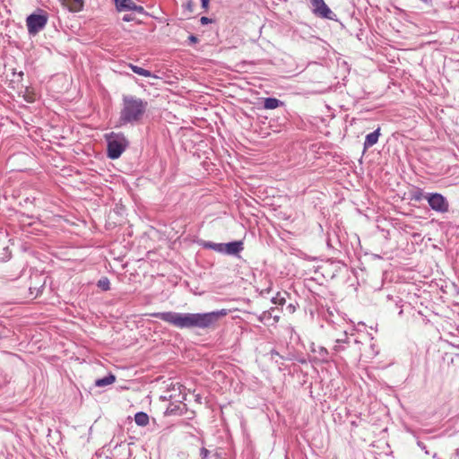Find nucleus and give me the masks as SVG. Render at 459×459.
I'll return each instance as SVG.
<instances>
[{
    "mask_svg": "<svg viewBox=\"0 0 459 459\" xmlns=\"http://www.w3.org/2000/svg\"><path fill=\"white\" fill-rule=\"evenodd\" d=\"M107 141V154L111 160L118 159L128 145V141L123 134L110 133L105 134Z\"/></svg>",
    "mask_w": 459,
    "mask_h": 459,
    "instance_id": "nucleus-3",
    "label": "nucleus"
},
{
    "mask_svg": "<svg viewBox=\"0 0 459 459\" xmlns=\"http://www.w3.org/2000/svg\"><path fill=\"white\" fill-rule=\"evenodd\" d=\"M69 2L68 8L72 12H79L83 5V0H67Z\"/></svg>",
    "mask_w": 459,
    "mask_h": 459,
    "instance_id": "nucleus-16",
    "label": "nucleus"
},
{
    "mask_svg": "<svg viewBox=\"0 0 459 459\" xmlns=\"http://www.w3.org/2000/svg\"><path fill=\"white\" fill-rule=\"evenodd\" d=\"M319 354L323 359L327 360V356L329 355V351H327V349L321 347L320 351H319Z\"/></svg>",
    "mask_w": 459,
    "mask_h": 459,
    "instance_id": "nucleus-21",
    "label": "nucleus"
},
{
    "mask_svg": "<svg viewBox=\"0 0 459 459\" xmlns=\"http://www.w3.org/2000/svg\"><path fill=\"white\" fill-rule=\"evenodd\" d=\"M132 20H133V18H132V16H131L130 14H126V15H124V17H123V21H124V22H130V21H132Z\"/></svg>",
    "mask_w": 459,
    "mask_h": 459,
    "instance_id": "nucleus-24",
    "label": "nucleus"
},
{
    "mask_svg": "<svg viewBox=\"0 0 459 459\" xmlns=\"http://www.w3.org/2000/svg\"><path fill=\"white\" fill-rule=\"evenodd\" d=\"M130 68L136 74H139V75H142L144 77H151L152 75L151 71L143 69L137 65H130Z\"/></svg>",
    "mask_w": 459,
    "mask_h": 459,
    "instance_id": "nucleus-17",
    "label": "nucleus"
},
{
    "mask_svg": "<svg viewBox=\"0 0 459 459\" xmlns=\"http://www.w3.org/2000/svg\"><path fill=\"white\" fill-rule=\"evenodd\" d=\"M272 302L275 305L283 306L286 303V299L281 296L280 293H277V295L272 299Z\"/></svg>",
    "mask_w": 459,
    "mask_h": 459,
    "instance_id": "nucleus-20",
    "label": "nucleus"
},
{
    "mask_svg": "<svg viewBox=\"0 0 459 459\" xmlns=\"http://www.w3.org/2000/svg\"><path fill=\"white\" fill-rule=\"evenodd\" d=\"M200 22L203 24V25H205V24H208V23H211L212 22V20L208 17H205V16H203L201 19H200Z\"/></svg>",
    "mask_w": 459,
    "mask_h": 459,
    "instance_id": "nucleus-23",
    "label": "nucleus"
},
{
    "mask_svg": "<svg viewBox=\"0 0 459 459\" xmlns=\"http://www.w3.org/2000/svg\"><path fill=\"white\" fill-rule=\"evenodd\" d=\"M418 446L422 449V450H425L426 449V446H424L423 443L421 442H418Z\"/></svg>",
    "mask_w": 459,
    "mask_h": 459,
    "instance_id": "nucleus-26",
    "label": "nucleus"
},
{
    "mask_svg": "<svg viewBox=\"0 0 459 459\" xmlns=\"http://www.w3.org/2000/svg\"><path fill=\"white\" fill-rule=\"evenodd\" d=\"M313 7V13L321 18H326L333 20V13L332 10L326 5L324 0H310Z\"/></svg>",
    "mask_w": 459,
    "mask_h": 459,
    "instance_id": "nucleus-6",
    "label": "nucleus"
},
{
    "mask_svg": "<svg viewBox=\"0 0 459 459\" xmlns=\"http://www.w3.org/2000/svg\"><path fill=\"white\" fill-rule=\"evenodd\" d=\"M379 135H380V128H377L374 132L368 134L366 136V139L364 142V148L367 149V148H369V147H372L373 145H375L378 141Z\"/></svg>",
    "mask_w": 459,
    "mask_h": 459,
    "instance_id": "nucleus-11",
    "label": "nucleus"
},
{
    "mask_svg": "<svg viewBox=\"0 0 459 459\" xmlns=\"http://www.w3.org/2000/svg\"><path fill=\"white\" fill-rule=\"evenodd\" d=\"M97 286L102 290H108L110 289V281L107 277H102L98 281Z\"/></svg>",
    "mask_w": 459,
    "mask_h": 459,
    "instance_id": "nucleus-18",
    "label": "nucleus"
},
{
    "mask_svg": "<svg viewBox=\"0 0 459 459\" xmlns=\"http://www.w3.org/2000/svg\"><path fill=\"white\" fill-rule=\"evenodd\" d=\"M148 108V102L132 95L123 97V107L120 111L121 125L136 124L140 122Z\"/></svg>",
    "mask_w": 459,
    "mask_h": 459,
    "instance_id": "nucleus-2",
    "label": "nucleus"
},
{
    "mask_svg": "<svg viewBox=\"0 0 459 459\" xmlns=\"http://www.w3.org/2000/svg\"><path fill=\"white\" fill-rule=\"evenodd\" d=\"M203 246L205 248L212 249L218 253L224 254L225 243H214V242L207 241V242H204Z\"/></svg>",
    "mask_w": 459,
    "mask_h": 459,
    "instance_id": "nucleus-14",
    "label": "nucleus"
},
{
    "mask_svg": "<svg viewBox=\"0 0 459 459\" xmlns=\"http://www.w3.org/2000/svg\"><path fill=\"white\" fill-rule=\"evenodd\" d=\"M134 421L138 426L144 427L149 423V416L143 411L137 412L134 415Z\"/></svg>",
    "mask_w": 459,
    "mask_h": 459,
    "instance_id": "nucleus-15",
    "label": "nucleus"
},
{
    "mask_svg": "<svg viewBox=\"0 0 459 459\" xmlns=\"http://www.w3.org/2000/svg\"><path fill=\"white\" fill-rule=\"evenodd\" d=\"M425 199L432 210L440 213H445L448 211L449 204L441 194L429 193L425 195Z\"/></svg>",
    "mask_w": 459,
    "mask_h": 459,
    "instance_id": "nucleus-4",
    "label": "nucleus"
},
{
    "mask_svg": "<svg viewBox=\"0 0 459 459\" xmlns=\"http://www.w3.org/2000/svg\"><path fill=\"white\" fill-rule=\"evenodd\" d=\"M349 344V339L347 337V333L344 332L343 338H338L335 341V345L333 348V354L337 355L346 349V345Z\"/></svg>",
    "mask_w": 459,
    "mask_h": 459,
    "instance_id": "nucleus-10",
    "label": "nucleus"
},
{
    "mask_svg": "<svg viewBox=\"0 0 459 459\" xmlns=\"http://www.w3.org/2000/svg\"><path fill=\"white\" fill-rule=\"evenodd\" d=\"M209 2H210V0H201L202 8L204 9L205 11H207L209 8Z\"/></svg>",
    "mask_w": 459,
    "mask_h": 459,
    "instance_id": "nucleus-22",
    "label": "nucleus"
},
{
    "mask_svg": "<svg viewBox=\"0 0 459 459\" xmlns=\"http://www.w3.org/2000/svg\"><path fill=\"white\" fill-rule=\"evenodd\" d=\"M116 7L119 12L134 11L138 13H143L144 9L141 5L135 4L132 0H114Z\"/></svg>",
    "mask_w": 459,
    "mask_h": 459,
    "instance_id": "nucleus-7",
    "label": "nucleus"
},
{
    "mask_svg": "<svg viewBox=\"0 0 459 459\" xmlns=\"http://www.w3.org/2000/svg\"><path fill=\"white\" fill-rule=\"evenodd\" d=\"M283 102L276 98H266L264 101V108L265 109H274L280 106H282Z\"/></svg>",
    "mask_w": 459,
    "mask_h": 459,
    "instance_id": "nucleus-12",
    "label": "nucleus"
},
{
    "mask_svg": "<svg viewBox=\"0 0 459 459\" xmlns=\"http://www.w3.org/2000/svg\"><path fill=\"white\" fill-rule=\"evenodd\" d=\"M280 311L276 307H271L270 309L264 311L258 317L261 323H267L271 318L273 319L274 323L280 320Z\"/></svg>",
    "mask_w": 459,
    "mask_h": 459,
    "instance_id": "nucleus-8",
    "label": "nucleus"
},
{
    "mask_svg": "<svg viewBox=\"0 0 459 459\" xmlns=\"http://www.w3.org/2000/svg\"><path fill=\"white\" fill-rule=\"evenodd\" d=\"M226 315L227 310L221 309L207 313L156 312L151 314V316L159 318L179 329H209L214 327L220 318Z\"/></svg>",
    "mask_w": 459,
    "mask_h": 459,
    "instance_id": "nucleus-1",
    "label": "nucleus"
},
{
    "mask_svg": "<svg viewBox=\"0 0 459 459\" xmlns=\"http://www.w3.org/2000/svg\"><path fill=\"white\" fill-rule=\"evenodd\" d=\"M48 22V17L44 14L32 13L26 19V25L30 34L36 35L44 29Z\"/></svg>",
    "mask_w": 459,
    "mask_h": 459,
    "instance_id": "nucleus-5",
    "label": "nucleus"
},
{
    "mask_svg": "<svg viewBox=\"0 0 459 459\" xmlns=\"http://www.w3.org/2000/svg\"><path fill=\"white\" fill-rule=\"evenodd\" d=\"M188 39L191 42H194V43L197 42V38L194 35H190Z\"/></svg>",
    "mask_w": 459,
    "mask_h": 459,
    "instance_id": "nucleus-25",
    "label": "nucleus"
},
{
    "mask_svg": "<svg viewBox=\"0 0 459 459\" xmlns=\"http://www.w3.org/2000/svg\"><path fill=\"white\" fill-rule=\"evenodd\" d=\"M242 241H232L225 243L224 254L236 255L243 250Z\"/></svg>",
    "mask_w": 459,
    "mask_h": 459,
    "instance_id": "nucleus-9",
    "label": "nucleus"
},
{
    "mask_svg": "<svg viewBox=\"0 0 459 459\" xmlns=\"http://www.w3.org/2000/svg\"><path fill=\"white\" fill-rule=\"evenodd\" d=\"M116 381V377L112 374H108V376L99 378L95 381L96 386L102 387L108 385L113 384Z\"/></svg>",
    "mask_w": 459,
    "mask_h": 459,
    "instance_id": "nucleus-13",
    "label": "nucleus"
},
{
    "mask_svg": "<svg viewBox=\"0 0 459 459\" xmlns=\"http://www.w3.org/2000/svg\"><path fill=\"white\" fill-rule=\"evenodd\" d=\"M200 455L202 459H217L216 455H212L211 452L204 447L201 449Z\"/></svg>",
    "mask_w": 459,
    "mask_h": 459,
    "instance_id": "nucleus-19",
    "label": "nucleus"
}]
</instances>
